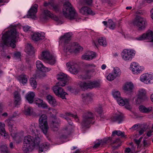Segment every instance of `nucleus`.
Returning a JSON list of instances; mask_svg holds the SVG:
<instances>
[{
	"label": "nucleus",
	"instance_id": "nucleus-1",
	"mask_svg": "<svg viewBox=\"0 0 153 153\" xmlns=\"http://www.w3.org/2000/svg\"><path fill=\"white\" fill-rule=\"evenodd\" d=\"M19 33L15 28L6 32L2 37L4 44L7 46L14 48L17 42L16 39Z\"/></svg>",
	"mask_w": 153,
	"mask_h": 153
},
{
	"label": "nucleus",
	"instance_id": "nucleus-2",
	"mask_svg": "<svg viewBox=\"0 0 153 153\" xmlns=\"http://www.w3.org/2000/svg\"><path fill=\"white\" fill-rule=\"evenodd\" d=\"M62 12L65 18L71 20L75 19L76 21H79L80 19L77 13L69 2H66L64 4Z\"/></svg>",
	"mask_w": 153,
	"mask_h": 153
},
{
	"label": "nucleus",
	"instance_id": "nucleus-3",
	"mask_svg": "<svg viewBox=\"0 0 153 153\" xmlns=\"http://www.w3.org/2000/svg\"><path fill=\"white\" fill-rule=\"evenodd\" d=\"M133 24L134 26L138 27L140 30L144 29L148 25L147 22L145 18L138 15L134 19Z\"/></svg>",
	"mask_w": 153,
	"mask_h": 153
},
{
	"label": "nucleus",
	"instance_id": "nucleus-4",
	"mask_svg": "<svg viewBox=\"0 0 153 153\" xmlns=\"http://www.w3.org/2000/svg\"><path fill=\"white\" fill-rule=\"evenodd\" d=\"M41 58L45 62L51 65H54L56 62V57L48 51H44L42 52Z\"/></svg>",
	"mask_w": 153,
	"mask_h": 153
},
{
	"label": "nucleus",
	"instance_id": "nucleus-5",
	"mask_svg": "<svg viewBox=\"0 0 153 153\" xmlns=\"http://www.w3.org/2000/svg\"><path fill=\"white\" fill-rule=\"evenodd\" d=\"M94 119V115L92 113L88 112L85 113L82 116L81 125L83 128L89 127L90 124L92 123Z\"/></svg>",
	"mask_w": 153,
	"mask_h": 153
},
{
	"label": "nucleus",
	"instance_id": "nucleus-6",
	"mask_svg": "<svg viewBox=\"0 0 153 153\" xmlns=\"http://www.w3.org/2000/svg\"><path fill=\"white\" fill-rule=\"evenodd\" d=\"M39 121V128L48 138L47 133L49 127L48 124L47 117L46 115L45 114H42L40 117Z\"/></svg>",
	"mask_w": 153,
	"mask_h": 153
},
{
	"label": "nucleus",
	"instance_id": "nucleus-7",
	"mask_svg": "<svg viewBox=\"0 0 153 153\" xmlns=\"http://www.w3.org/2000/svg\"><path fill=\"white\" fill-rule=\"evenodd\" d=\"M79 85L82 90H85L87 89L92 88L100 87V83L99 82H89L86 83L84 82H80Z\"/></svg>",
	"mask_w": 153,
	"mask_h": 153
},
{
	"label": "nucleus",
	"instance_id": "nucleus-8",
	"mask_svg": "<svg viewBox=\"0 0 153 153\" xmlns=\"http://www.w3.org/2000/svg\"><path fill=\"white\" fill-rule=\"evenodd\" d=\"M71 34L70 33H65L64 36L62 37V39L64 41L65 44L64 47V50L66 52H71L72 51V47H71V44L70 43L71 40Z\"/></svg>",
	"mask_w": 153,
	"mask_h": 153
},
{
	"label": "nucleus",
	"instance_id": "nucleus-9",
	"mask_svg": "<svg viewBox=\"0 0 153 153\" xmlns=\"http://www.w3.org/2000/svg\"><path fill=\"white\" fill-rule=\"evenodd\" d=\"M135 52L133 50L125 49L122 53V58L125 61H131L134 56Z\"/></svg>",
	"mask_w": 153,
	"mask_h": 153
},
{
	"label": "nucleus",
	"instance_id": "nucleus-10",
	"mask_svg": "<svg viewBox=\"0 0 153 153\" xmlns=\"http://www.w3.org/2000/svg\"><path fill=\"white\" fill-rule=\"evenodd\" d=\"M60 86L61 85H56L53 88V90L56 96L61 98L62 99H66V95L68 94L65 92L63 88Z\"/></svg>",
	"mask_w": 153,
	"mask_h": 153
},
{
	"label": "nucleus",
	"instance_id": "nucleus-11",
	"mask_svg": "<svg viewBox=\"0 0 153 153\" xmlns=\"http://www.w3.org/2000/svg\"><path fill=\"white\" fill-rule=\"evenodd\" d=\"M39 138H36L33 139V137L30 135H28L24 137V143L29 144L32 146H34L36 145H38L39 143Z\"/></svg>",
	"mask_w": 153,
	"mask_h": 153
},
{
	"label": "nucleus",
	"instance_id": "nucleus-12",
	"mask_svg": "<svg viewBox=\"0 0 153 153\" xmlns=\"http://www.w3.org/2000/svg\"><path fill=\"white\" fill-rule=\"evenodd\" d=\"M57 78L59 81L57 83V85L64 86L68 84V78L65 74L61 73L57 76Z\"/></svg>",
	"mask_w": 153,
	"mask_h": 153
},
{
	"label": "nucleus",
	"instance_id": "nucleus-13",
	"mask_svg": "<svg viewBox=\"0 0 153 153\" xmlns=\"http://www.w3.org/2000/svg\"><path fill=\"white\" fill-rule=\"evenodd\" d=\"M153 75L148 73L143 74L140 76V80L146 84H151L153 82Z\"/></svg>",
	"mask_w": 153,
	"mask_h": 153
},
{
	"label": "nucleus",
	"instance_id": "nucleus-14",
	"mask_svg": "<svg viewBox=\"0 0 153 153\" xmlns=\"http://www.w3.org/2000/svg\"><path fill=\"white\" fill-rule=\"evenodd\" d=\"M131 68L133 73L136 74L140 73L144 70L143 67L140 66L138 63L134 62L131 63Z\"/></svg>",
	"mask_w": 153,
	"mask_h": 153
},
{
	"label": "nucleus",
	"instance_id": "nucleus-15",
	"mask_svg": "<svg viewBox=\"0 0 153 153\" xmlns=\"http://www.w3.org/2000/svg\"><path fill=\"white\" fill-rule=\"evenodd\" d=\"M136 39L138 40L149 39L153 42V32L150 30H148L146 33H143L140 36L137 38Z\"/></svg>",
	"mask_w": 153,
	"mask_h": 153
},
{
	"label": "nucleus",
	"instance_id": "nucleus-16",
	"mask_svg": "<svg viewBox=\"0 0 153 153\" xmlns=\"http://www.w3.org/2000/svg\"><path fill=\"white\" fill-rule=\"evenodd\" d=\"M38 7V5L37 4H34L28 12V14L30 17L35 20L36 19V15Z\"/></svg>",
	"mask_w": 153,
	"mask_h": 153
},
{
	"label": "nucleus",
	"instance_id": "nucleus-17",
	"mask_svg": "<svg viewBox=\"0 0 153 153\" xmlns=\"http://www.w3.org/2000/svg\"><path fill=\"white\" fill-rule=\"evenodd\" d=\"M119 105L121 106L125 105V107L127 109H130L131 108L129 100L127 99L123 100L121 97H120L118 99H116Z\"/></svg>",
	"mask_w": 153,
	"mask_h": 153
},
{
	"label": "nucleus",
	"instance_id": "nucleus-18",
	"mask_svg": "<svg viewBox=\"0 0 153 153\" xmlns=\"http://www.w3.org/2000/svg\"><path fill=\"white\" fill-rule=\"evenodd\" d=\"M53 17V15L50 11L48 10H45L44 11L40 17V19L41 21H45L47 20L49 18Z\"/></svg>",
	"mask_w": 153,
	"mask_h": 153
},
{
	"label": "nucleus",
	"instance_id": "nucleus-19",
	"mask_svg": "<svg viewBox=\"0 0 153 153\" xmlns=\"http://www.w3.org/2000/svg\"><path fill=\"white\" fill-rule=\"evenodd\" d=\"M36 66L38 69L42 72H48L51 70L50 68L45 66L39 60H37L36 62Z\"/></svg>",
	"mask_w": 153,
	"mask_h": 153
},
{
	"label": "nucleus",
	"instance_id": "nucleus-20",
	"mask_svg": "<svg viewBox=\"0 0 153 153\" xmlns=\"http://www.w3.org/2000/svg\"><path fill=\"white\" fill-rule=\"evenodd\" d=\"M61 117L66 119L68 122L69 124L72 125V123L71 122L70 117H72L74 118L77 119L78 117L76 115H74L70 112H67L64 114H61Z\"/></svg>",
	"mask_w": 153,
	"mask_h": 153
},
{
	"label": "nucleus",
	"instance_id": "nucleus-21",
	"mask_svg": "<svg viewBox=\"0 0 153 153\" xmlns=\"http://www.w3.org/2000/svg\"><path fill=\"white\" fill-rule=\"evenodd\" d=\"M35 103L39 108H42L44 109L48 108V105L44 102L42 100L38 98L35 99L34 100Z\"/></svg>",
	"mask_w": 153,
	"mask_h": 153
},
{
	"label": "nucleus",
	"instance_id": "nucleus-22",
	"mask_svg": "<svg viewBox=\"0 0 153 153\" xmlns=\"http://www.w3.org/2000/svg\"><path fill=\"white\" fill-rule=\"evenodd\" d=\"M80 13L84 15L90 14L94 15L95 14L94 12L92 11L90 8L87 7H83L79 9Z\"/></svg>",
	"mask_w": 153,
	"mask_h": 153
},
{
	"label": "nucleus",
	"instance_id": "nucleus-23",
	"mask_svg": "<svg viewBox=\"0 0 153 153\" xmlns=\"http://www.w3.org/2000/svg\"><path fill=\"white\" fill-rule=\"evenodd\" d=\"M76 65H74L72 62H68L66 64V66L68 68L69 71L73 74H77L78 70L75 68Z\"/></svg>",
	"mask_w": 153,
	"mask_h": 153
},
{
	"label": "nucleus",
	"instance_id": "nucleus-24",
	"mask_svg": "<svg viewBox=\"0 0 153 153\" xmlns=\"http://www.w3.org/2000/svg\"><path fill=\"white\" fill-rule=\"evenodd\" d=\"M10 119H8L6 120L5 121L8 123V125L9 127V129L10 131L12 132L11 133V135L12 137H16V134H15L14 132L16 130V128L14 126V125L11 124V122L10 121Z\"/></svg>",
	"mask_w": 153,
	"mask_h": 153
},
{
	"label": "nucleus",
	"instance_id": "nucleus-25",
	"mask_svg": "<svg viewBox=\"0 0 153 153\" xmlns=\"http://www.w3.org/2000/svg\"><path fill=\"white\" fill-rule=\"evenodd\" d=\"M96 53L94 52H91L88 54H85L82 56V59L90 60L95 57Z\"/></svg>",
	"mask_w": 153,
	"mask_h": 153
},
{
	"label": "nucleus",
	"instance_id": "nucleus-26",
	"mask_svg": "<svg viewBox=\"0 0 153 153\" xmlns=\"http://www.w3.org/2000/svg\"><path fill=\"white\" fill-rule=\"evenodd\" d=\"M35 96V93L31 91L28 92L25 96V98L28 102L32 104L33 102V99Z\"/></svg>",
	"mask_w": 153,
	"mask_h": 153
},
{
	"label": "nucleus",
	"instance_id": "nucleus-27",
	"mask_svg": "<svg viewBox=\"0 0 153 153\" xmlns=\"http://www.w3.org/2000/svg\"><path fill=\"white\" fill-rule=\"evenodd\" d=\"M82 98L83 101L86 103H89L92 100L91 95L90 94H83L82 95Z\"/></svg>",
	"mask_w": 153,
	"mask_h": 153
},
{
	"label": "nucleus",
	"instance_id": "nucleus-28",
	"mask_svg": "<svg viewBox=\"0 0 153 153\" xmlns=\"http://www.w3.org/2000/svg\"><path fill=\"white\" fill-rule=\"evenodd\" d=\"M45 36L43 34H40L39 33H35L32 36V39L35 41H37L40 40L44 39Z\"/></svg>",
	"mask_w": 153,
	"mask_h": 153
},
{
	"label": "nucleus",
	"instance_id": "nucleus-29",
	"mask_svg": "<svg viewBox=\"0 0 153 153\" xmlns=\"http://www.w3.org/2000/svg\"><path fill=\"white\" fill-rule=\"evenodd\" d=\"M14 103L16 106L20 104L21 101L20 95L18 91H16L14 93Z\"/></svg>",
	"mask_w": 153,
	"mask_h": 153
},
{
	"label": "nucleus",
	"instance_id": "nucleus-30",
	"mask_svg": "<svg viewBox=\"0 0 153 153\" xmlns=\"http://www.w3.org/2000/svg\"><path fill=\"white\" fill-rule=\"evenodd\" d=\"M46 98L48 102L53 106H55L57 105V102L55 99L52 96L49 95L47 96Z\"/></svg>",
	"mask_w": 153,
	"mask_h": 153
},
{
	"label": "nucleus",
	"instance_id": "nucleus-31",
	"mask_svg": "<svg viewBox=\"0 0 153 153\" xmlns=\"http://www.w3.org/2000/svg\"><path fill=\"white\" fill-rule=\"evenodd\" d=\"M5 125L4 123H1V135L4 138L7 139L9 138V135L5 129Z\"/></svg>",
	"mask_w": 153,
	"mask_h": 153
},
{
	"label": "nucleus",
	"instance_id": "nucleus-32",
	"mask_svg": "<svg viewBox=\"0 0 153 153\" xmlns=\"http://www.w3.org/2000/svg\"><path fill=\"white\" fill-rule=\"evenodd\" d=\"M123 116L122 114H116L111 119L112 121L117 122L118 123H120L123 120Z\"/></svg>",
	"mask_w": 153,
	"mask_h": 153
},
{
	"label": "nucleus",
	"instance_id": "nucleus-33",
	"mask_svg": "<svg viewBox=\"0 0 153 153\" xmlns=\"http://www.w3.org/2000/svg\"><path fill=\"white\" fill-rule=\"evenodd\" d=\"M134 88L133 84L131 82L126 83L124 86V90L126 91L131 92L132 91Z\"/></svg>",
	"mask_w": 153,
	"mask_h": 153
},
{
	"label": "nucleus",
	"instance_id": "nucleus-34",
	"mask_svg": "<svg viewBox=\"0 0 153 153\" xmlns=\"http://www.w3.org/2000/svg\"><path fill=\"white\" fill-rule=\"evenodd\" d=\"M25 52L29 55H31L34 53L33 47L30 44H27L25 49Z\"/></svg>",
	"mask_w": 153,
	"mask_h": 153
},
{
	"label": "nucleus",
	"instance_id": "nucleus-35",
	"mask_svg": "<svg viewBox=\"0 0 153 153\" xmlns=\"http://www.w3.org/2000/svg\"><path fill=\"white\" fill-rule=\"evenodd\" d=\"M38 125L37 123H32L31 124L30 126V130L32 133H34L36 134V132L37 133L38 132Z\"/></svg>",
	"mask_w": 153,
	"mask_h": 153
},
{
	"label": "nucleus",
	"instance_id": "nucleus-36",
	"mask_svg": "<svg viewBox=\"0 0 153 153\" xmlns=\"http://www.w3.org/2000/svg\"><path fill=\"white\" fill-rule=\"evenodd\" d=\"M140 111L143 113H148L151 111L152 109V108L151 107L146 108L144 106L141 105L139 107Z\"/></svg>",
	"mask_w": 153,
	"mask_h": 153
},
{
	"label": "nucleus",
	"instance_id": "nucleus-37",
	"mask_svg": "<svg viewBox=\"0 0 153 153\" xmlns=\"http://www.w3.org/2000/svg\"><path fill=\"white\" fill-rule=\"evenodd\" d=\"M49 145L47 143L41 144L39 147V152H42L47 150L48 148Z\"/></svg>",
	"mask_w": 153,
	"mask_h": 153
},
{
	"label": "nucleus",
	"instance_id": "nucleus-38",
	"mask_svg": "<svg viewBox=\"0 0 153 153\" xmlns=\"http://www.w3.org/2000/svg\"><path fill=\"white\" fill-rule=\"evenodd\" d=\"M59 122L56 121H53L51 123V127L53 131H57L59 128Z\"/></svg>",
	"mask_w": 153,
	"mask_h": 153
},
{
	"label": "nucleus",
	"instance_id": "nucleus-39",
	"mask_svg": "<svg viewBox=\"0 0 153 153\" xmlns=\"http://www.w3.org/2000/svg\"><path fill=\"white\" fill-rule=\"evenodd\" d=\"M138 96L141 97L144 99L146 98V91L144 89H141L138 91Z\"/></svg>",
	"mask_w": 153,
	"mask_h": 153
},
{
	"label": "nucleus",
	"instance_id": "nucleus-40",
	"mask_svg": "<svg viewBox=\"0 0 153 153\" xmlns=\"http://www.w3.org/2000/svg\"><path fill=\"white\" fill-rule=\"evenodd\" d=\"M115 135L118 136H121L122 137H124L125 132H122L120 130H115L112 132V136L113 137Z\"/></svg>",
	"mask_w": 153,
	"mask_h": 153
},
{
	"label": "nucleus",
	"instance_id": "nucleus-41",
	"mask_svg": "<svg viewBox=\"0 0 153 153\" xmlns=\"http://www.w3.org/2000/svg\"><path fill=\"white\" fill-rule=\"evenodd\" d=\"M51 5V8L56 12L59 11L60 8V5L59 4H55L52 2Z\"/></svg>",
	"mask_w": 153,
	"mask_h": 153
},
{
	"label": "nucleus",
	"instance_id": "nucleus-42",
	"mask_svg": "<svg viewBox=\"0 0 153 153\" xmlns=\"http://www.w3.org/2000/svg\"><path fill=\"white\" fill-rule=\"evenodd\" d=\"M112 73L116 77L120 76L121 75V72L119 68L115 67L114 68Z\"/></svg>",
	"mask_w": 153,
	"mask_h": 153
},
{
	"label": "nucleus",
	"instance_id": "nucleus-43",
	"mask_svg": "<svg viewBox=\"0 0 153 153\" xmlns=\"http://www.w3.org/2000/svg\"><path fill=\"white\" fill-rule=\"evenodd\" d=\"M25 114L26 115H31L33 112L32 108L30 107H25Z\"/></svg>",
	"mask_w": 153,
	"mask_h": 153
},
{
	"label": "nucleus",
	"instance_id": "nucleus-44",
	"mask_svg": "<svg viewBox=\"0 0 153 153\" xmlns=\"http://www.w3.org/2000/svg\"><path fill=\"white\" fill-rule=\"evenodd\" d=\"M1 153H9V151L6 145H3L1 146Z\"/></svg>",
	"mask_w": 153,
	"mask_h": 153
},
{
	"label": "nucleus",
	"instance_id": "nucleus-45",
	"mask_svg": "<svg viewBox=\"0 0 153 153\" xmlns=\"http://www.w3.org/2000/svg\"><path fill=\"white\" fill-rule=\"evenodd\" d=\"M98 42L99 44L100 45L103 46H105L106 45L107 43L105 38L100 37L99 39Z\"/></svg>",
	"mask_w": 153,
	"mask_h": 153
},
{
	"label": "nucleus",
	"instance_id": "nucleus-46",
	"mask_svg": "<svg viewBox=\"0 0 153 153\" xmlns=\"http://www.w3.org/2000/svg\"><path fill=\"white\" fill-rule=\"evenodd\" d=\"M71 47H72L71 49L72 51L71 52L74 51L75 53H77L82 51L83 49V48L80 46L75 47L74 49V47L72 46V45H71Z\"/></svg>",
	"mask_w": 153,
	"mask_h": 153
},
{
	"label": "nucleus",
	"instance_id": "nucleus-47",
	"mask_svg": "<svg viewBox=\"0 0 153 153\" xmlns=\"http://www.w3.org/2000/svg\"><path fill=\"white\" fill-rule=\"evenodd\" d=\"M112 94L113 97L116 99H118L120 97V92L114 90L112 92Z\"/></svg>",
	"mask_w": 153,
	"mask_h": 153
},
{
	"label": "nucleus",
	"instance_id": "nucleus-48",
	"mask_svg": "<svg viewBox=\"0 0 153 153\" xmlns=\"http://www.w3.org/2000/svg\"><path fill=\"white\" fill-rule=\"evenodd\" d=\"M30 83L33 88H36L37 84L35 78H31L30 79Z\"/></svg>",
	"mask_w": 153,
	"mask_h": 153
},
{
	"label": "nucleus",
	"instance_id": "nucleus-49",
	"mask_svg": "<svg viewBox=\"0 0 153 153\" xmlns=\"http://www.w3.org/2000/svg\"><path fill=\"white\" fill-rule=\"evenodd\" d=\"M30 146L29 144L24 143V145L22 147V150L25 153H27L29 151V149L30 148Z\"/></svg>",
	"mask_w": 153,
	"mask_h": 153
},
{
	"label": "nucleus",
	"instance_id": "nucleus-50",
	"mask_svg": "<svg viewBox=\"0 0 153 153\" xmlns=\"http://www.w3.org/2000/svg\"><path fill=\"white\" fill-rule=\"evenodd\" d=\"M108 25L109 28L112 30H114L115 28L116 25L111 20H109Z\"/></svg>",
	"mask_w": 153,
	"mask_h": 153
},
{
	"label": "nucleus",
	"instance_id": "nucleus-51",
	"mask_svg": "<svg viewBox=\"0 0 153 153\" xmlns=\"http://www.w3.org/2000/svg\"><path fill=\"white\" fill-rule=\"evenodd\" d=\"M20 82L23 84H25L27 81V79L25 75H22L20 76Z\"/></svg>",
	"mask_w": 153,
	"mask_h": 153
},
{
	"label": "nucleus",
	"instance_id": "nucleus-52",
	"mask_svg": "<svg viewBox=\"0 0 153 153\" xmlns=\"http://www.w3.org/2000/svg\"><path fill=\"white\" fill-rule=\"evenodd\" d=\"M94 69H92L91 70L87 71L86 74V76L84 77V78L85 79H90L92 76V75L90 74H89L90 73L94 72Z\"/></svg>",
	"mask_w": 153,
	"mask_h": 153
},
{
	"label": "nucleus",
	"instance_id": "nucleus-53",
	"mask_svg": "<svg viewBox=\"0 0 153 153\" xmlns=\"http://www.w3.org/2000/svg\"><path fill=\"white\" fill-rule=\"evenodd\" d=\"M116 77V76L113 73H110L107 76V79L109 81H112L114 80Z\"/></svg>",
	"mask_w": 153,
	"mask_h": 153
},
{
	"label": "nucleus",
	"instance_id": "nucleus-54",
	"mask_svg": "<svg viewBox=\"0 0 153 153\" xmlns=\"http://www.w3.org/2000/svg\"><path fill=\"white\" fill-rule=\"evenodd\" d=\"M135 102L136 104H139L141 103V102L145 99L143 98L138 96L137 98H135Z\"/></svg>",
	"mask_w": 153,
	"mask_h": 153
},
{
	"label": "nucleus",
	"instance_id": "nucleus-55",
	"mask_svg": "<svg viewBox=\"0 0 153 153\" xmlns=\"http://www.w3.org/2000/svg\"><path fill=\"white\" fill-rule=\"evenodd\" d=\"M68 128H66L65 129V131H66V135H62L61 136L60 138L61 139H66L68 137V135H69L70 134L71 132L70 131H68Z\"/></svg>",
	"mask_w": 153,
	"mask_h": 153
},
{
	"label": "nucleus",
	"instance_id": "nucleus-56",
	"mask_svg": "<svg viewBox=\"0 0 153 153\" xmlns=\"http://www.w3.org/2000/svg\"><path fill=\"white\" fill-rule=\"evenodd\" d=\"M82 1H84L85 2V4H82L83 5L85 4L88 5H90L92 2V0H82Z\"/></svg>",
	"mask_w": 153,
	"mask_h": 153
},
{
	"label": "nucleus",
	"instance_id": "nucleus-57",
	"mask_svg": "<svg viewBox=\"0 0 153 153\" xmlns=\"http://www.w3.org/2000/svg\"><path fill=\"white\" fill-rule=\"evenodd\" d=\"M108 140L111 141V144L116 143H118L120 141V139L119 138L116 139L114 141L113 140L112 138L111 137H109L108 138Z\"/></svg>",
	"mask_w": 153,
	"mask_h": 153
},
{
	"label": "nucleus",
	"instance_id": "nucleus-58",
	"mask_svg": "<svg viewBox=\"0 0 153 153\" xmlns=\"http://www.w3.org/2000/svg\"><path fill=\"white\" fill-rule=\"evenodd\" d=\"M85 66L87 68H94L96 66L93 64H87L85 65Z\"/></svg>",
	"mask_w": 153,
	"mask_h": 153
},
{
	"label": "nucleus",
	"instance_id": "nucleus-59",
	"mask_svg": "<svg viewBox=\"0 0 153 153\" xmlns=\"http://www.w3.org/2000/svg\"><path fill=\"white\" fill-rule=\"evenodd\" d=\"M96 111L99 114L101 113L102 112V108L101 106H99L96 109Z\"/></svg>",
	"mask_w": 153,
	"mask_h": 153
},
{
	"label": "nucleus",
	"instance_id": "nucleus-60",
	"mask_svg": "<svg viewBox=\"0 0 153 153\" xmlns=\"http://www.w3.org/2000/svg\"><path fill=\"white\" fill-rule=\"evenodd\" d=\"M139 126V124H136L133 125V126L132 127H131L130 128V129H131L132 130H136L137 129Z\"/></svg>",
	"mask_w": 153,
	"mask_h": 153
},
{
	"label": "nucleus",
	"instance_id": "nucleus-61",
	"mask_svg": "<svg viewBox=\"0 0 153 153\" xmlns=\"http://www.w3.org/2000/svg\"><path fill=\"white\" fill-rule=\"evenodd\" d=\"M30 28V27L27 25H25L23 27V30L25 32H27L28 31Z\"/></svg>",
	"mask_w": 153,
	"mask_h": 153
},
{
	"label": "nucleus",
	"instance_id": "nucleus-62",
	"mask_svg": "<svg viewBox=\"0 0 153 153\" xmlns=\"http://www.w3.org/2000/svg\"><path fill=\"white\" fill-rule=\"evenodd\" d=\"M143 146H144L147 147L149 146L150 145L149 142H147L146 140H144L143 142Z\"/></svg>",
	"mask_w": 153,
	"mask_h": 153
},
{
	"label": "nucleus",
	"instance_id": "nucleus-63",
	"mask_svg": "<svg viewBox=\"0 0 153 153\" xmlns=\"http://www.w3.org/2000/svg\"><path fill=\"white\" fill-rule=\"evenodd\" d=\"M142 138L143 137H141L139 138V140L135 139L134 141L138 145H139L140 143Z\"/></svg>",
	"mask_w": 153,
	"mask_h": 153
},
{
	"label": "nucleus",
	"instance_id": "nucleus-64",
	"mask_svg": "<svg viewBox=\"0 0 153 153\" xmlns=\"http://www.w3.org/2000/svg\"><path fill=\"white\" fill-rule=\"evenodd\" d=\"M20 53L19 52H16L14 53V57L16 58H19L20 56Z\"/></svg>",
	"mask_w": 153,
	"mask_h": 153
}]
</instances>
